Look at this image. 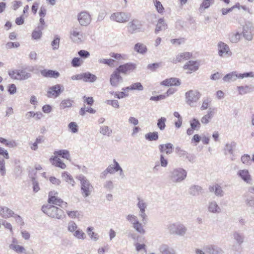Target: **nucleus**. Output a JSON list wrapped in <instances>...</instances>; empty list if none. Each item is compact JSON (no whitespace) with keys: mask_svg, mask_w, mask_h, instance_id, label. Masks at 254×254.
I'll list each match as a JSON object with an SVG mask.
<instances>
[{"mask_svg":"<svg viewBox=\"0 0 254 254\" xmlns=\"http://www.w3.org/2000/svg\"><path fill=\"white\" fill-rule=\"evenodd\" d=\"M14 212L5 206H0V216L5 219L12 217Z\"/></svg>","mask_w":254,"mask_h":254,"instance_id":"21","label":"nucleus"},{"mask_svg":"<svg viewBox=\"0 0 254 254\" xmlns=\"http://www.w3.org/2000/svg\"><path fill=\"white\" fill-rule=\"evenodd\" d=\"M136 68V65L132 63H127L126 64L120 65L116 69L118 70L121 73L127 74L133 71Z\"/></svg>","mask_w":254,"mask_h":254,"instance_id":"13","label":"nucleus"},{"mask_svg":"<svg viewBox=\"0 0 254 254\" xmlns=\"http://www.w3.org/2000/svg\"><path fill=\"white\" fill-rule=\"evenodd\" d=\"M167 28V25L163 18H160L156 25L155 30V33H158L159 31L165 30Z\"/></svg>","mask_w":254,"mask_h":254,"instance_id":"32","label":"nucleus"},{"mask_svg":"<svg viewBox=\"0 0 254 254\" xmlns=\"http://www.w3.org/2000/svg\"><path fill=\"white\" fill-rule=\"evenodd\" d=\"M190 125L192 128L196 130H198L200 127V123L199 121L195 118L190 121Z\"/></svg>","mask_w":254,"mask_h":254,"instance_id":"53","label":"nucleus"},{"mask_svg":"<svg viewBox=\"0 0 254 254\" xmlns=\"http://www.w3.org/2000/svg\"><path fill=\"white\" fill-rule=\"evenodd\" d=\"M236 146V143L234 141L226 143L224 148L225 154H226L227 152H228L229 154H232L233 153V149Z\"/></svg>","mask_w":254,"mask_h":254,"instance_id":"41","label":"nucleus"},{"mask_svg":"<svg viewBox=\"0 0 254 254\" xmlns=\"http://www.w3.org/2000/svg\"><path fill=\"white\" fill-rule=\"evenodd\" d=\"M241 161L246 165H250L251 163L250 156L249 155H244L241 157Z\"/></svg>","mask_w":254,"mask_h":254,"instance_id":"62","label":"nucleus"},{"mask_svg":"<svg viewBox=\"0 0 254 254\" xmlns=\"http://www.w3.org/2000/svg\"><path fill=\"white\" fill-rule=\"evenodd\" d=\"M241 34L238 32H232L229 34V39L231 42L233 43H237L240 39Z\"/></svg>","mask_w":254,"mask_h":254,"instance_id":"44","label":"nucleus"},{"mask_svg":"<svg viewBox=\"0 0 254 254\" xmlns=\"http://www.w3.org/2000/svg\"><path fill=\"white\" fill-rule=\"evenodd\" d=\"M202 191V188L198 185H192L189 189V193L191 196H195L200 195Z\"/></svg>","mask_w":254,"mask_h":254,"instance_id":"24","label":"nucleus"},{"mask_svg":"<svg viewBox=\"0 0 254 254\" xmlns=\"http://www.w3.org/2000/svg\"><path fill=\"white\" fill-rule=\"evenodd\" d=\"M131 15L129 13L125 12H116L110 16V19L118 23H126L129 21Z\"/></svg>","mask_w":254,"mask_h":254,"instance_id":"9","label":"nucleus"},{"mask_svg":"<svg viewBox=\"0 0 254 254\" xmlns=\"http://www.w3.org/2000/svg\"><path fill=\"white\" fill-rule=\"evenodd\" d=\"M176 152L178 155L180 157H186L188 154L187 151L184 149H182L180 147H177L176 148Z\"/></svg>","mask_w":254,"mask_h":254,"instance_id":"60","label":"nucleus"},{"mask_svg":"<svg viewBox=\"0 0 254 254\" xmlns=\"http://www.w3.org/2000/svg\"><path fill=\"white\" fill-rule=\"evenodd\" d=\"M200 97L201 94L198 91L190 90L185 93L186 102L191 107H194Z\"/></svg>","mask_w":254,"mask_h":254,"instance_id":"6","label":"nucleus"},{"mask_svg":"<svg viewBox=\"0 0 254 254\" xmlns=\"http://www.w3.org/2000/svg\"><path fill=\"white\" fill-rule=\"evenodd\" d=\"M44 29V26L42 25H39L37 27V30L33 31L32 34V37L33 39H39L42 34V31Z\"/></svg>","mask_w":254,"mask_h":254,"instance_id":"36","label":"nucleus"},{"mask_svg":"<svg viewBox=\"0 0 254 254\" xmlns=\"http://www.w3.org/2000/svg\"><path fill=\"white\" fill-rule=\"evenodd\" d=\"M50 161L52 164L55 165L56 167L63 169L66 168V165L57 156H54L53 158H51Z\"/></svg>","mask_w":254,"mask_h":254,"instance_id":"31","label":"nucleus"},{"mask_svg":"<svg viewBox=\"0 0 254 254\" xmlns=\"http://www.w3.org/2000/svg\"><path fill=\"white\" fill-rule=\"evenodd\" d=\"M187 172L182 168H176L173 169L169 175L170 180L175 183H180L187 177Z\"/></svg>","mask_w":254,"mask_h":254,"instance_id":"4","label":"nucleus"},{"mask_svg":"<svg viewBox=\"0 0 254 254\" xmlns=\"http://www.w3.org/2000/svg\"><path fill=\"white\" fill-rule=\"evenodd\" d=\"M209 190L210 192H214L215 195L218 197H222L224 195V191L221 187L218 184L209 187Z\"/></svg>","mask_w":254,"mask_h":254,"instance_id":"25","label":"nucleus"},{"mask_svg":"<svg viewBox=\"0 0 254 254\" xmlns=\"http://www.w3.org/2000/svg\"><path fill=\"white\" fill-rule=\"evenodd\" d=\"M158 133L156 131L149 132L145 135V139L149 141L157 140L158 139Z\"/></svg>","mask_w":254,"mask_h":254,"instance_id":"45","label":"nucleus"},{"mask_svg":"<svg viewBox=\"0 0 254 254\" xmlns=\"http://www.w3.org/2000/svg\"><path fill=\"white\" fill-rule=\"evenodd\" d=\"M111 85L113 87H118L123 82V78L118 70H115L111 74L110 78Z\"/></svg>","mask_w":254,"mask_h":254,"instance_id":"12","label":"nucleus"},{"mask_svg":"<svg viewBox=\"0 0 254 254\" xmlns=\"http://www.w3.org/2000/svg\"><path fill=\"white\" fill-rule=\"evenodd\" d=\"M7 91L8 93L11 95H13L16 93L17 91V88L16 85L14 84H9L7 86Z\"/></svg>","mask_w":254,"mask_h":254,"instance_id":"61","label":"nucleus"},{"mask_svg":"<svg viewBox=\"0 0 254 254\" xmlns=\"http://www.w3.org/2000/svg\"><path fill=\"white\" fill-rule=\"evenodd\" d=\"M60 37L59 35H55L54 40L51 43V46L53 50H58L60 46Z\"/></svg>","mask_w":254,"mask_h":254,"instance_id":"49","label":"nucleus"},{"mask_svg":"<svg viewBox=\"0 0 254 254\" xmlns=\"http://www.w3.org/2000/svg\"><path fill=\"white\" fill-rule=\"evenodd\" d=\"M73 236L78 239L84 240L85 237V233L81 230H76L73 233Z\"/></svg>","mask_w":254,"mask_h":254,"instance_id":"56","label":"nucleus"},{"mask_svg":"<svg viewBox=\"0 0 254 254\" xmlns=\"http://www.w3.org/2000/svg\"><path fill=\"white\" fill-rule=\"evenodd\" d=\"M100 133L104 135L110 136L112 133V130L108 126H103L100 128Z\"/></svg>","mask_w":254,"mask_h":254,"instance_id":"47","label":"nucleus"},{"mask_svg":"<svg viewBox=\"0 0 254 254\" xmlns=\"http://www.w3.org/2000/svg\"><path fill=\"white\" fill-rule=\"evenodd\" d=\"M127 29V32L131 34L143 31L142 22L137 19H134L129 22Z\"/></svg>","mask_w":254,"mask_h":254,"instance_id":"8","label":"nucleus"},{"mask_svg":"<svg viewBox=\"0 0 254 254\" xmlns=\"http://www.w3.org/2000/svg\"><path fill=\"white\" fill-rule=\"evenodd\" d=\"M159 149L162 153L165 152L167 154H170L173 152V145L171 143L159 145Z\"/></svg>","mask_w":254,"mask_h":254,"instance_id":"26","label":"nucleus"},{"mask_svg":"<svg viewBox=\"0 0 254 254\" xmlns=\"http://www.w3.org/2000/svg\"><path fill=\"white\" fill-rule=\"evenodd\" d=\"M26 69L30 72H34L35 67L30 66L24 69L9 70L8 75L13 79L20 81L27 80L31 77L32 74L30 72H27Z\"/></svg>","mask_w":254,"mask_h":254,"instance_id":"1","label":"nucleus"},{"mask_svg":"<svg viewBox=\"0 0 254 254\" xmlns=\"http://www.w3.org/2000/svg\"><path fill=\"white\" fill-rule=\"evenodd\" d=\"M126 219L132 225L136 222L138 219L136 216L134 214H128L126 216Z\"/></svg>","mask_w":254,"mask_h":254,"instance_id":"57","label":"nucleus"},{"mask_svg":"<svg viewBox=\"0 0 254 254\" xmlns=\"http://www.w3.org/2000/svg\"><path fill=\"white\" fill-rule=\"evenodd\" d=\"M93 227H88L87 228V233L91 240H93L94 241H97L99 239V236L98 234L93 232Z\"/></svg>","mask_w":254,"mask_h":254,"instance_id":"43","label":"nucleus"},{"mask_svg":"<svg viewBox=\"0 0 254 254\" xmlns=\"http://www.w3.org/2000/svg\"><path fill=\"white\" fill-rule=\"evenodd\" d=\"M78 20L81 26H87L90 24L91 17L88 12L83 11L78 15Z\"/></svg>","mask_w":254,"mask_h":254,"instance_id":"17","label":"nucleus"},{"mask_svg":"<svg viewBox=\"0 0 254 254\" xmlns=\"http://www.w3.org/2000/svg\"><path fill=\"white\" fill-rule=\"evenodd\" d=\"M161 84L164 86H179L181 84L180 80L177 78H170L163 80Z\"/></svg>","mask_w":254,"mask_h":254,"instance_id":"22","label":"nucleus"},{"mask_svg":"<svg viewBox=\"0 0 254 254\" xmlns=\"http://www.w3.org/2000/svg\"><path fill=\"white\" fill-rule=\"evenodd\" d=\"M167 121V119L165 117H161L157 121V127L161 130H163L165 129L166 127L165 123Z\"/></svg>","mask_w":254,"mask_h":254,"instance_id":"52","label":"nucleus"},{"mask_svg":"<svg viewBox=\"0 0 254 254\" xmlns=\"http://www.w3.org/2000/svg\"><path fill=\"white\" fill-rule=\"evenodd\" d=\"M42 211L48 216L57 219H62L65 216L64 211L61 208L48 204L43 205L42 207Z\"/></svg>","mask_w":254,"mask_h":254,"instance_id":"2","label":"nucleus"},{"mask_svg":"<svg viewBox=\"0 0 254 254\" xmlns=\"http://www.w3.org/2000/svg\"><path fill=\"white\" fill-rule=\"evenodd\" d=\"M131 90H137L142 91L143 90V87L140 82H136L130 85Z\"/></svg>","mask_w":254,"mask_h":254,"instance_id":"59","label":"nucleus"},{"mask_svg":"<svg viewBox=\"0 0 254 254\" xmlns=\"http://www.w3.org/2000/svg\"><path fill=\"white\" fill-rule=\"evenodd\" d=\"M217 46L218 55L220 57H223L225 55L230 56L232 55V52H231L229 46L226 43L220 41L218 43Z\"/></svg>","mask_w":254,"mask_h":254,"instance_id":"14","label":"nucleus"},{"mask_svg":"<svg viewBox=\"0 0 254 254\" xmlns=\"http://www.w3.org/2000/svg\"><path fill=\"white\" fill-rule=\"evenodd\" d=\"M9 248L14 250L15 252L18 253H24L25 251L23 247L18 245L10 244L9 245Z\"/></svg>","mask_w":254,"mask_h":254,"instance_id":"51","label":"nucleus"},{"mask_svg":"<svg viewBox=\"0 0 254 254\" xmlns=\"http://www.w3.org/2000/svg\"><path fill=\"white\" fill-rule=\"evenodd\" d=\"M132 227L138 233L141 234H144L145 233V230L141 223L139 220L132 225Z\"/></svg>","mask_w":254,"mask_h":254,"instance_id":"42","label":"nucleus"},{"mask_svg":"<svg viewBox=\"0 0 254 254\" xmlns=\"http://www.w3.org/2000/svg\"><path fill=\"white\" fill-rule=\"evenodd\" d=\"M254 77V74L253 72L238 73L237 71H232L225 75L223 78V80L225 82H230L236 81L238 78L243 79Z\"/></svg>","mask_w":254,"mask_h":254,"instance_id":"5","label":"nucleus"},{"mask_svg":"<svg viewBox=\"0 0 254 254\" xmlns=\"http://www.w3.org/2000/svg\"><path fill=\"white\" fill-rule=\"evenodd\" d=\"M41 74L46 77H54L57 78L59 77L60 73L58 71L53 70L44 69L41 71Z\"/></svg>","mask_w":254,"mask_h":254,"instance_id":"27","label":"nucleus"},{"mask_svg":"<svg viewBox=\"0 0 254 254\" xmlns=\"http://www.w3.org/2000/svg\"><path fill=\"white\" fill-rule=\"evenodd\" d=\"M64 87L61 84H56L49 88L47 92V96L49 98H57L60 96L63 91Z\"/></svg>","mask_w":254,"mask_h":254,"instance_id":"11","label":"nucleus"},{"mask_svg":"<svg viewBox=\"0 0 254 254\" xmlns=\"http://www.w3.org/2000/svg\"><path fill=\"white\" fill-rule=\"evenodd\" d=\"M82 33L77 28H73L70 31V38L74 43H79L82 41Z\"/></svg>","mask_w":254,"mask_h":254,"instance_id":"16","label":"nucleus"},{"mask_svg":"<svg viewBox=\"0 0 254 254\" xmlns=\"http://www.w3.org/2000/svg\"><path fill=\"white\" fill-rule=\"evenodd\" d=\"M167 229L171 235L179 236H184L188 230L185 225L180 222L169 224L167 226Z\"/></svg>","mask_w":254,"mask_h":254,"instance_id":"3","label":"nucleus"},{"mask_svg":"<svg viewBox=\"0 0 254 254\" xmlns=\"http://www.w3.org/2000/svg\"><path fill=\"white\" fill-rule=\"evenodd\" d=\"M62 177L64 181H65L68 185L74 187L75 182L72 176L66 172H64L62 174Z\"/></svg>","mask_w":254,"mask_h":254,"instance_id":"29","label":"nucleus"},{"mask_svg":"<svg viewBox=\"0 0 254 254\" xmlns=\"http://www.w3.org/2000/svg\"><path fill=\"white\" fill-rule=\"evenodd\" d=\"M207 210L213 214H218L221 212V209L215 200L209 201L207 205Z\"/></svg>","mask_w":254,"mask_h":254,"instance_id":"19","label":"nucleus"},{"mask_svg":"<svg viewBox=\"0 0 254 254\" xmlns=\"http://www.w3.org/2000/svg\"><path fill=\"white\" fill-rule=\"evenodd\" d=\"M77 228L76 224L73 221H70L68 223L67 229L69 232L74 233Z\"/></svg>","mask_w":254,"mask_h":254,"instance_id":"58","label":"nucleus"},{"mask_svg":"<svg viewBox=\"0 0 254 254\" xmlns=\"http://www.w3.org/2000/svg\"><path fill=\"white\" fill-rule=\"evenodd\" d=\"M55 156H61L62 157L66 159L67 160L69 159L70 154L69 151L67 150H60L56 151L54 153Z\"/></svg>","mask_w":254,"mask_h":254,"instance_id":"37","label":"nucleus"},{"mask_svg":"<svg viewBox=\"0 0 254 254\" xmlns=\"http://www.w3.org/2000/svg\"><path fill=\"white\" fill-rule=\"evenodd\" d=\"M191 54L189 52L181 53L177 56L176 59L174 60L173 62L177 63L178 62H181L184 60H187L191 57Z\"/></svg>","mask_w":254,"mask_h":254,"instance_id":"33","label":"nucleus"},{"mask_svg":"<svg viewBox=\"0 0 254 254\" xmlns=\"http://www.w3.org/2000/svg\"><path fill=\"white\" fill-rule=\"evenodd\" d=\"M213 112L212 110L209 109V110L207 112V114L202 117L201 119V122L203 124H207L209 122V120L211 119L213 117Z\"/></svg>","mask_w":254,"mask_h":254,"instance_id":"40","label":"nucleus"},{"mask_svg":"<svg viewBox=\"0 0 254 254\" xmlns=\"http://www.w3.org/2000/svg\"><path fill=\"white\" fill-rule=\"evenodd\" d=\"M137 200L136 206L139 209L138 215L141 219V221L145 223L147 219V215L145 213V211L147 208L148 204L144 199L140 197H137Z\"/></svg>","mask_w":254,"mask_h":254,"instance_id":"7","label":"nucleus"},{"mask_svg":"<svg viewBox=\"0 0 254 254\" xmlns=\"http://www.w3.org/2000/svg\"><path fill=\"white\" fill-rule=\"evenodd\" d=\"M73 101L70 99H66L63 100L60 104V107L62 109H64L66 108H70L72 107Z\"/></svg>","mask_w":254,"mask_h":254,"instance_id":"38","label":"nucleus"},{"mask_svg":"<svg viewBox=\"0 0 254 254\" xmlns=\"http://www.w3.org/2000/svg\"><path fill=\"white\" fill-rule=\"evenodd\" d=\"M66 213L69 217L71 218H75L78 217L79 216V213L78 211H66Z\"/></svg>","mask_w":254,"mask_h":254,"instance_id":"63","label":"nucleus"},{"mask_svg":"<svg viewBox=\"0 0 254 254\" xmlns=\"http://www.w3.org/2000/svg\"><path fill=\"white\" fill-rule=\"evenodd\" d=\"M134 50L139 54H144L147 52V48L143 44L138 43L134 45Z\"/></svg>","mask_w":254,"mask_h":254,"instance_id":"34","label":"nucleus"},{"mask_svg":"<svg viewBox=\"0 0 254 254\" xmlns=\"http://www.w3.org/2000/svg\"><path fill=\"white\" fill-rule=\"evenodd\" d=\"M153 1L157 12L163 13L164 12V8L161 2L157 0H153Z\"/></svg>","mask_w":254,"mask_h":254,"instance_id":"50","label":"nucleus"},{"mask_svg":"<svg viewBox=\"0 0 254 254\" xmlns=\"http://www.w3.org/2000/svg\"><path fill=\"white\" fill-rule=\"evenodd\" d=\"M212 100L209 97L203 98L200 110L203 111L207 109L211 103Z\"/></svg>","mask_w":254,"mask_h":254,"instance_id":"48","label":"nucleus"},{"mask_svg":"<svg viewBox=\"0 0 254 254\" xmlns=\"http://www.w3.org/2000/svg\"><path fill=\"white\" fill-rule=\"evenodd\" d=\"M233 238L239 245H241L244 242V237L237 232L234 233Z\"/></svg>","mask_w":254,"mask_h":254,"instance_id":"54","label":"nucleus"},{"mask_svg":"<svg viewBox=\"0 0 254 254\" xmlns=\"http://www.w3.org/2000/svg\"><path fill=\"white\" fill-rule=\"evenodd\" d=\"M254 27L250 23L245 24L243 27V37L247 40L251 41L253 38Z\"/></svg>","mask_w":254,"mask_h":254,"instance_id":"15","label":"nucleus"},{"mask_svg":"<svg viewBox=\"0 0 254 254\" xmlns=\"http://www.w3.org/2000/svg\"><path fill=\"white\" fill-rule=\"evenodd\" d=\"M214 2V0H203L200 4L199 10L200 12H203L205 9L209 7L210 5Z\"/></svg>","mask_w":254,"mask_h":254,"instance_id":"39","label":"nucleus"},{"mask_svg":"<svg viewBox=\"0 0 254 254\" xmlns=\"http://www.w3.org/2000/svg\"><path fill=\"white\" fill-rule=\"evenodd\" d=\"M237 89L239 94L241 95L247 94L252 91V88L248 85L245 86H238Z\"/></svg>","mask_w":254,"mask_h":254,"instance_id":"46","label":"nucleus"},{"mask_svg":"<svg viewBox=\"0 0 254 254\" xmlns=\"http://www.w3.org/2000/svg\"><path fill=\"white\" fill-rule=\"evenodd\" d=\"M204 250L209 254H222L223 250L216 245H207L204 247Z\"/></svg>","mask_w":254,"mask_h":254,"instance_id":"20","label":"nucleus"},{"mask_svg":"<svg viewBox=\"0 0 254 254\" xmlns=\"http://www.w3.org/2000/svg\"><path fill=\"white\" fill-rule=\"evenodd\" d=\"M184 68L190 71H194L198 69V64L196 62L190 61L184 65Z\"/></svg>","mask_w":254,"mask_h":254,"instance_id":"28","label":"nucleus"},{"mask_svg":"<svg viewBox=\"0 0 254 254\" xmlns=\"http://www.w3.org/2000/svg\"><path fill=\"white\" fill-rule=\"evenodd\" d=\"M83 81L84 82H94L97 79V76L89 72L82 73Z\"/></svg>","mask_w":254,"mask_h":254,"instance_id":"30","label":"nucleus"},{"mask_svg":"<svg viewBox=\"0 0 254 254\" xmlns=\"http://www.w3.org/2000/svg\"><path fill=\"white\" fill-rule=\"evenodd\" d=\"M57 192H55L53 191H51L49 194V199L48 202L51 204L53 203L54 204L60 205L61 203H63V205L62 207H64V206H67V203L64 202L61 198H59L55 194H57Z\"/></svg>","mask_w":254,"mask_h":254,"instance_id":"18","label":"nucleus"},{"mask_svg":"<svg viewBox=\"0 0 254 254\" xmlns=\"http://www.w3.org/2000/svg\"><path fill=\"white\" fill-rule=\"evenodd\" d=\"M237 175L244 181L247 183H249L252 181L251 176L249 171L247 169L240 170L237 172Z\"/></svg>","mask_w":254,"mask_h":254,"instance_id":"23","label":"nucleus"},{"mask_svg":"<svg viewBox=\"0 0 254 254\" xmlns=\"http://www.w3.org/2000/svg\"><path fill=\"white\" fill-rule=\"evenodd\" d=\"M159 250L162 254H176L175 251L173 249L170 248L168 246L166 245H161L159 248Z\"/></svg>","mask_w":254,"mask_h":254,"instance_id":"35","label":"nucleus"},{"mask_svg":"<svg viewBox=\"0 0 254 254\" xmlns=\"http://www.w3.org/2000/svg\"><path fill=\"white\" fill-rule=\"evenodd\" d=\"M80 183L81 193L83 196L86 197L89 196L93 189L89 181L85 177H82L80 180Z\"/></svg>","mask_w":254,"mask_h":254,"instance_id":"10","label":"nucleus"},{"mask_svg":"<svg viewBox=\"0 0 254 254\" xmlns=\"http://www.w3.org/2000/svg\"><path fill=\"white\" fill-rule=\"evenodd\" d=\"M98 62L100 64H104L108 65L110 66L113 67L114 66V63L115 62V60L112 59H100L98 60Z\"/></svg>","mask_w":254,"mask_h":254,"instance_id":"55","label":"nucleus"},{"mask_svg":"<svg viewBox=\"0 0 254 254\" xmlns=\"http://www.w3.org/2000/svg\"><path fill=\"white\" fill-rule=\"evenodd\" d=\"M68 127L72 133H76L78 131V126L75 122L70 123L68 124Z\"/></svg>","mask_w":254,"mask_h":254,"instance_id":"64","label":"nucleus"}]
</instances>
